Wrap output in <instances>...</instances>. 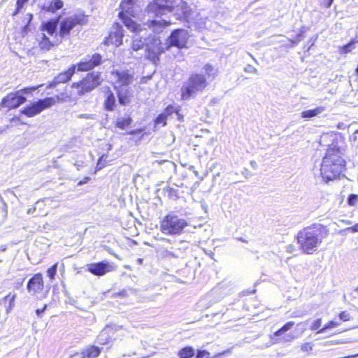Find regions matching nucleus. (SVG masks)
Wrapping results in <instances>:
<instances>
[{
    "mask_svg": "<svg viewBox=\"0 0 358 358\" xmlns=\"http://www.w3.org/2000/svg\"><path fill=\"white\" fill-rule=\"evenodd\" d=\"M329 235L327 227L315 223L299 231L296 235L298 243L306 254H313Z\"/></svg>",
    "mask_w": 358,
    "mask_h": 358,
    "instance_id": "f257e3e1",
    "label": "nucleus"
},
{
    "mask_svg": "<svg viewBox=\"0 0 358 358\" xmlns=\"http://www.w3.org/2000/svg\"><path fill=\"white\" fill-rule=\"evenodd\" d=\"M345 162L342 157V152L336 146L329 148L322 159L320 175L323 180H333L343 172Z\"/></svg>",
    "mask_w": 358,
    "mask_h": 358,
    "instance_id": "f03ea898",
    "label": "nucleus"
},
{
    "mask_svg": "<svg viewBox=\"0 0 358 358\" xmlns=\"http://www.w3.org/2000/svg\"><path fill=\"white\" fill-rule=\"evenodd\" d=\"M150 17H158L169 13H187V4L182 0H153L146 8Z\"/></svg>",
    "mask_w": 358,
    "mask_h": 358,
    "instance_id": "7ed1b4c3",
    "label": "nucleus"
},
{
    "mask_svg": "<svg viewBox=\"0 0 358 358\" xmlns=\"http://www.w3.org/2000/svg\"><path fill=\"white\" fill-rule=\"evenodd\" d=\"M206 78L199 73L192 74L181 88L182 98L187 100L202 92L207 86Z\"/></svg>",
    "mask_w": 358,
    "mask_h": 358,
    "instance_id": "20e7f679",
    "label": "nucleus"
},
{
    "mask_svg": "<svg viewBox=\"0 0 358 358\" xmlns=\"http://www.w3.org/2000/svg\"><path fill=\"white\" fill-rule=\"evenodd\" d=\"M187 225V222L185 219L173 214H169L162 221L160 230L166 235H179Z\"/></svg>",
    "mask_w": 358,
    "mask_h": 358,
    "instance_id": "39448f33",
    "label": "nucleus"
},
{
    "mask_svg": "<svg viewBox=\"0 0 358 358\" xmlns=\"http://www.w3.org/2000/svg\"><path fill=\"white\" fill-rule=\"evenodd\" d=\"M102 81L101 73L93 71L87 73L82 80L74 83L72 87L78 90L79 96H83L99 86Z\"/></svg>",
    "mask_w": 358,
    "mask_h": 358,
    "instance_id": "423d86ee",
    "label": "nucleus"
},
{
    "mask_svg": "<svg viewBox=\"0 0 358 358\" xmlns=\"http://www.w3.org/2000/svg\"><path fill=\"white\" fill-rule=\"evenodd\" d=\"M134 5V2L133 0H123L121 1L120 8L122 11L119 13L120 17L123 20L124 25L127 27L128 29L134 32H138L142 30L141 28V25L136 24L132 19L130 17H125V13L132 15L134 14L133 6Z\"/></svg>",
    "mask_w": 358,
    "mask_h": 358,
    "instance_id": "0eeeda50",
    "label": "nucleus"
},
{
    "mask_svg": "<svg viewBox=\"0 0 358 358\" xmlns=\"http://www.w3.org/2000/svg\"><path fill=\"white\" fill-rule=\"evenodd\" d=\"M56 103L55 98L48 97L43 99H39L31 103L29 106H26L21 110V113L29 117H34L39 114L45 108H48Z\"/></svg>",
    "mask_w": 358,
    "mask_h": 358,
    "instance_id": "6e6552de",
    "label": "nucleus"
},
{
    "mask_svg": "<svg viewBox=\"0 0 358 358\" xmlns=\"http://www.w3.org/2000/svg\"><path fill=\"white\" fill-rule=\"evenodd\" d=\"M189 37V33L185 29H178L174 30L165 42L166 50L172 46L177 47L179 49L185 48Z\"/></svg>",
    "mask_w": 358,
    "mask_h": 358,
    "instance_id": "1a4fd4ad",
    "label": "nucleus"
},
{
    "mask_svg": "<svg viewBox=\"0 0 358 358\" xmlns=\"http://www.w3.org/2000/svg\"><path fill=\"white\" fill-rule=\"evenodd\" d=\"M87 20L84 15H74L64 19L59 25V36L65 38L69 35L70 31L78 24H86Z\"/></svg>",
    "mask_w": 358,
    "mask_h": 358,
    "instance_id": "9d476101",
    "label": "nucleus"
},
{
    "mask_svg": "<svg viewBox=\"0 0 358 358\" xmlns=\"http://www.w3.org/2000/svg\"><path fill=\"white\" fill-rule=\"evenodd\" d=\"M150 43L146 44L145 56L154 63L159 61V55L166 50L165 43H162L159 38L150 39Z\"/></svg>",
    "mask_w": 358,
    "mask_h": 358,
    "instance_id": "9b49d317",
    "label": "nucleus"
},
{
    "mask_svg": "<svg viewBox=\"0 0 358 358\" xmlns=\"http://www.w3.org/2000/svg\"><path fill=\"white\" fill-rule=\"evenodd\" d=\"M111 78L115 83V88L117 89L130 85L133 81L134 76L127 70H115L111 71Z\"/></svg>",
    "mask_w": 358,
    "mask_h": 358,
    "instance_id": "f8f14e48",
    "label": "nucleus"
},
{
    "mask_svg": "<svg viewBox=\"0 0 358 358\" xmlns=\"http://www.w3.org/2000/svg\"><path fill=\"white\" fill-rule=\"evenodd\" d=\"M22 91L11 92L5 96L1 101V106L8 109L15 108L26 101V98L21 94Z\"/></svg>",
    "mask_w": 358,
    "mask_h": 358,
    "instance_id": "ddd939ff",
    "label": "nucleus"
},
{
    "mask_svg": "<svg viewBox=\"0 0 358 358\" xmlns=\"http://www.w3.org/2000/svg\"><path fill=\"white\" fill-rule=\"evenodd\" d=\"M102 57L99 54L95 53L92 56L85 58L83 61H81L76 66L79 71H87L100 65Z\"/></svg>",
    "mask_w": 358,
    "mask_h": 358,
    "instance_id": "4468645a",
    "label": "nucleus"
},
{
    "mask_svg": "<svg viewBox=\"0 0 358 358\" xmlns=\"http://www.w3.org/2000/svg\"><path fill=\"white\" fill-rule=\"evenodd\" d=\"M114 266L106 261L87 264V269L94 275L101 276L113 271Z\"/></svg>",
    "mask_w": 358,
    "mask_h": 358,
    "instance_id": "2eb2a0df",
    "label": "nucleus"
},
{
    "mask_svg": "<svg viewBox=\"0 0 358 358\" xmlns=\"http://www.w3.org/2000/svg\"><path fill=\"white\" fill-rule=\"evenodd\" d=\"M43 289V280L41 273L35 274L27 283V290L32 294L41 292Z\"/></svg>",
    "mask_w": 358,
    "mask_h": 358,
    "instance_id": "dca6fc26",
    "label": "nucleus"
},
{
    "mask_svg": "<svg viewBox=\"0 0 358 358\" xmlns=\"http://www.w3.org/2000/svg\"><path fill=\"white\" fill-rule=\"evenodd\" d=\"M124 36L122 27L116 23L113 28V31L110 33L109 37L107 39V43L120 46L122 43V37Z\"/></svg>",
    "mask_w": 358,
    "mask_h": 358,
    "instance_id": "f3484780",
    "label": "nucleus"
},
{
    "mask_svg": "<svg viewBox=\"0 0 358 358\" xmlns=\"http://www.w3.org/2000/svg\"><path fill=\"white\" fill-rule=\"evenodd\" d=\"M170 24V22L164 20H148L145 25L148 26L152 31L159 33Z\"/></svg>",
    "mask_w": 358,
    "mask_h": 358,
    "instance_id": "a211bd4d",
    "label": "nucleus"
},
{
    "mask_svg": "<svg viewBox=\"0 0 358 358\" xmlns=\"http://www.w3.org/2000/svg\"><path fill=\"white\" fill-rule=\"evenodd\" d=\"M76 69V65H73L67 71L59 73L57 77L54 78L53 85H56L59 83H64L68 81L75 73Z\"/></svg>",
    "mask_w": 358,
    "mask_h": 358,
    "instance_id": "6ab92c4d",
    "label": "nucleus"
},
{
    "mask_svg": "<svg viewBox=\"0 0 358 358\" xmlns=\"http://www.w3.org/2000/svg\"><path fill=\"white\" fill-rule=\"evenodd\" d=\"M60 16L55 20H51L41 24V30L47 31L51 36L54 34L58 25Z\"/></svg>",
    "mask_w": 358,
    "mask_h": 358,
    "instance_id": "aec40b11",
    "label": "nucleus"
},
{
    "mask_svg": "<svg viewBox=\"0 0 358 358\" xmlns=\"http://www.w3.org/2000/svg\"><path fill=\"white\" fill-rule=\"evenodd\" d=\"M37 41L39 42L38 45L41 50H49L53 46L49 38L43 33L38 34Z\"/></svg>",
    "mask_w": 358,
    "mask_h": 358,
    "instance_id": "412c9836",
    "label": "nucleus"
},
{
    "mask_svg": "<svg viewBox=\"0 0 358 358\" xmlns=\"http://www.w3.org/2000/svg\"><path fill=\"white\" fill-rule=\"evenodd\" d=\"M115 101L114 94L108 90L106 92V99L104 101L105 109L110 111L113 110L115 106Z\"/></svg>",
    "mask_w": 358,
    "mask_h": 358,
    "instance_id": "4be33fe9",
    "label": "nucleus"
},
{
    "mask_svg": "<svg viewBox=\"0 0 358 358\" xmlns=\"http://www.w3.org/2000/svg\"><path fill=\"white\" fill-rule=\"evenodd\" d=\"M325 108L324 106H318L312 110H307L303 111L301 114L302 118H311L316 117L324 111Z\"/></svg>",
    "mask_w": 358,
    "mask_h": 358,
    "instance_id": "5701e85b",
    "label": "nucleus"
},
{
    "mask_svg": "<svg viewBox=\"0 0 358 358\" xmlns=\"http://www.w3.org/2000/svg\"><path fill=\"white\" fill-rule=\"evenodd\" d=\"M99 354V348L95 346H91L82 352L83 358H96Z\"/></svg>",
    "mask_w": 358,
    "mask_h": 358,
    "instance_id": "b1692460",
    "label": "nucleus"
},
{
    "mask_svg": "<svg viewBox=\"0 0 358 358\" xmlns=\"http://www.w3.org/2000/svg\"><path fill=\"white\" fill-rule=\"evenodd\" d=\"M16 294H11V293L8 294L5 297L2 298L0 301V303H6L8 301V306H6V312L9 313L14 307V301L15 299Z\"/></svg>",
    "mask_w": 358,
    "mask_h": 358,
    "instance_id": "393cba45",
    "label": "nucleus"
},
{
    "mask_svg": "<svg viewBox=\"0 0 358 358\" xmlns=\"http://www.w3.org/2000/svg\"><path fill=\"white\" fill-rule=\"evenodd\" d=\"M178 355L179 358H192L194 355V350L192 347H185L179 350Z\"/></svg>",
    "mask_w": 358,
    "mask_h": 358,
    "instance_id": "a878e982",
    "label": "nucleus"
},
{
    "mask_svg": "<svg viewBox=\"0 0 358 358\" xmlns=\"http://www.w3.org/2000/svg\"><path fill=\"white\" fill-rule=\"evenodd\" d=\"M63 6L64 3L62 0H52L45 9L48 12L55 13L56 10L61 9Z\"/></svg>",
    "mask_w": 358,
    "mask_h": 358,
    "instance_id": "bb28decb",
    "label": "nucleus"
},
{
    "mask_svg": "<svg viewBox=\"0 0 358 358\" xmlns=\"http://www.w3.org/2000/svg\"><path fill=\"white\" fill-rule=\"evenodd\" d=\"M108 331L109 327H108L100 333L97 338L98 343L103 345L108 342Z\"/></svg>",
    "mask_w": 358,
    "mask_h": 358,
    "instance_id": "cd10ccee",
    "label": "nucleus"
},
{
    "mask_svg": "<svg viewBox=\"0 0 358 358\" xmlns=\"http://www.w3.org/2000/svg\"><path fill=\"white\" fill-rule=\"evenodd\" d=\"M131 122V120L130 117H120L117 120L116 126L124 129L130 124Z\"/></svg>",
    "mask_w": 358,
    "mask_h": 358,
    "instance_id": "c85d7f7f",
    "label": "nucleus"
},
{
    "mask_svg": "<svg viewBox=\"0 0 358 358\" xmlns=\"http://www.w3.org/2000/svg\"><path fill=\"white\" fill-rule=\"evenodd\" d=\"M294 325V322L293 321H290V322L286 323L280 329L276 331L274 333L273 336H281L283 333H285V332L287 331L288 330H289Z\"/></svg>",
    "mask_w": 358,
    "mask_h": 358,
    "instance_id": "c756f323",
    "label": "nucleus"
},
{
    "mask_svg": "<svg viewBox=\"0 0 358 358\" xmlns=\"http://www.w3.org/2000/svg\"><path fill=\"white\" fill-rule=\"evenodd\" d=\"M117 96L119 102L121 105H126L129 102V98L127 95V92H123L120 90H117Z\"/></svg>",
    "mask_w": 358,
    "mask_h": 358,
    "instance_id": "7c9ffc66",
    "label": "nucleus"
},
{
    "mask_svg": "<svg viewBox=\"0 0 358 358\" xmlns=\"http://www.w3.org/2000/svg\"><path fill=\"white\" fill-rule=\"evenodd\" d=\"M340 325L339 322H335L334 320L329 321L328 323L325 324L324 326L317 331V334H322L324 333L327 329H333Z\"/></svg>",
    "mask_w": 358,
    "mask_h": 358,
    "instance_id": "2f4dec72",
    "label": "nucleus"
},
{
    "mask_svg": "<svg viewBox=\"0 0 358 358\" xmlns=\"http://www.w3.org/2000/svg\"><path fill=\"white\" fill-rule=\"evenodd\" d=\"M185 248H178L176 249L175 251H167L166 252V256L167 257H173L175 258H179L181 257L185 254Z\"/></svg>",
    "mask_w": 358,
    "mask_h": 358,
    "instance_id": "473e14b6",
    "label": "nucleus"
},
{
    "mask_svg": "<svg viewBox=\"0 0 358 358\" xmlns=\"http://www.w3.org/2000/svg\"><path fill=\"white\" fill-rule=\"evenodd\" d=\"M145 41L142 39L134 38L132 42L131 48L134 51H137L143 48Z\"/></svg>",
    "mask_w": 358,
    "mask_h": 358,
    "instance_id": "72a5a7b5",
    "label": "nucleus"
},
{
    "mask_svg": "<svg viewBox=\"0 0 358 358\" xmlns=\"http://www.w3.org/2000/svg\"><path fill=\"white\" fill-rule=\"evenodd\" d=\"M203 69L205 70L206 74L208 77L214 78L215 76V75L217 74V70L215 69V68L209 64H206L204 66Z\"/></svg>",
    "mask_w": 358,
    "mask_h": 358,
    "instance_id": "f704fd0d",
    "label": "nucleus"
},
{
    "mask_svg": "<svg viewBox=\"0 0 358 358\" xmlns=\"http://www.w3.org/2000/svg\"><path fill=\"white\" fill-rule=\"evenodd\" d=\"M57 263L55 264L53 266H52L50 268H49L47 271L48 276L50 279H54L56 272H57Z\"/></svg>",
    "mask_w": 358,
    "mask_h": 358,
    "instance_id": "c9c22d12",
    "label": "nucleus"
},
{
    "mask_svg": "<svg viewBox=\"0 0 358 358\" xmlns=\"http://www.w3.org/2000/svg\"><path fill=\"white\" fill-rule=\"evenodd\" d=\"M322 326V319L321 318H318L316 320L314 321V322L312 324L311 327H310V329L312 331H319Z\"/></svg>",
    "mask_w": 358,
    "mask_h": 358,
    "instance_id": "e433bc0d",
    "label": "nucleus"
},
{
    "mask_svg": "<svg viewBox=\"0 0 358 358\" xmlns=\"http://www.w3.org/2000/svg\"><path fill=\"white\" fill-rule=\"evenodd\" d=\"M166 118H167L166 114L162 113L160 115H159V116L156 118L155 123L157 124H162L163 125H165Z\"/></svg>",
    "mask_w": 358,
    "mask_h": 358,
    "instance_id": "4c0bfd02",
    "label": "nucleus"
},
{
    "mask_svg": "<svg viewBox=\"0 0 358 358\" xmlns=\"http://www.w3.org/2000/svg\"><path fill=\"white\" fill-rule=\"evenodd\" d=\"M358 201V195L352 194L348 196V203L350 206H354Z\"/></svg>",
    "mask_w": 358,
    "mask_h": 358,
    "instance_id": "58836bf2",
    "label": "nucleus"
},
{
    "mask_svg": "<svg viewBox=\"0 0 358 358\" xmlns=\"http://www.w3.org/2000/svg\"><path fill=\"white\" fill-rule=\"evenodd\" d=\"M244 71L247 73H254V74H258V71L256 68H255L251 64H248L244 68Z\"/></svg>",
    "mask_w": 358,
    "mask_h": 358,
    "instance_id": "ea45409f",
    "label": "nucleus"
},
{
    "mask_svg": "<svg viewBox=\"0 0 358 358\" xmlns=\"http://www.w3.org/2000/svg\"><path fill=\"white\" fill-rule=\"evenodd\" d=\"M196 358H210V353L206 350H198Z\"/></svg>",
    "mask_w": 358,
    "mask_h": 358,
    "instance_id": "a19ab883",
    "label": "nucleus"
},
{
    "mask_svg": "<svg viewBox=\"0 0 358 358\" xmlns=\"http://www.w3.org/2000/svg\"><path fill=\"white\" fill-rule=\"evenodd\" d=\"M78 117L82 118V119H87V120H95V119H96V115L83 113V114H79L78 115Z\"/></svg>",
    "mask_w": 358,
    "mask_h": 358,
    "instance_id": "79ce46f5",
    "label": "nucleus"
},
{
    "mask_svg": "<svg viewBox=\"0 0 358 358\" xmlns=\"http://www.w3.org/2000/svg\"><path fill=\"white\" fill-rule=\"evenodd\" d=\"M355 42L351 41L348 43L347 45L343 47V52L344 53H348L350 52L352 49H354Z\"/></svg>",
    "mask_w": 358,
    "mask_h": 358,
    "instance_id": "37998d69",
    "label": "nucleus"
},
{
    "mask_svg": "<svg viewBox=\"0 0 358 358\" xmlns=\"http://www.w3.org/2000/svg\"><path fill=\"white\" fill-rule=\"evenodd\" d=\"M339 317L341 320H343L344 322L348 321L350 319V313L346 311H343L340 313Z\"/></svg>",
    "mask_w": 358,
    "mask_h": 358,
    "instance_id": "c03bdc74",
    "label": "nucleus"
},
{
    "mask_svg": "<svg viewBox=\"0 0 358 358\" xmlns=\"http://www.w3.org/2000/svg\"><path fill=\"white\" fill-rule=\"evenodd\" d=\"M301 349L303 352H309L312 350L313 345L310 343H306L301 345Z\"/></svg>",
    "mask_w": 358,
    "mask_h": 358,
    "instance_id": "a18cd8bd",
    "label": "nucleus"
},
{
    "mask_svg": "<svg viewBox=\"0 0 358 358\" xmlns=\"http://www.w3.org/2000/svg\"><path fill=\"white\" fill-rule=\"evenodd\" d=\"M351 141L354 145L358 147V129L355 131L351 137Z\"/></svg>",
    "mask_w": 358,
    "mask_h": 358,
    "instance_id": "49530a36",
    "label": "nucleus"
},
{
    "mask_svg": "<svg viewBox=\"0 0 358 358\" xmlns=\"http://www.w3.org/2000/svg\"><path fill=\"white\" fill-rule=\"evenodd\" d=\"M36 89H37V87H30V88L26 87L22 90H20V91H22L21 94L23 96L24 94H28L32 91L36 90Z\"/></svg>",
    "mask_w": 358,
    "mask_h": 358,
    "instance_id": "de8ad7c7",
    "label": "nucleus"
},
{
    "mask_svg": "<svg viewBox=\"0 0 358 358\" xmlns=\"http://www.w3.org/2000/svg\"><path fill=\"white\" fill-rule=\"evenodd\" d=\"M47 308V305H45L42 309H37L36 310V313L38 317H41V314L43 313Z\"/></svg>",
    "mask_w": 358,
    "mask_h": 358,
    "instance_id": "09e8293b",
    "label": "nucleus"
},
{
    "mask_svg": "<svg viewBox=\"0 0 358 358\" xmlns=\"http://www.w3.org/2000/svg\"><path fill=\"white\" fill-rule=\"evenodd\" d=\"M347 230L352 232H358V223L351 227H348Z\"/></svg>",
    "mask_w": 358,
    "mask_h": 358,
    "instance_id": "8fccbe9b",
    "label": "nucleus"
},
{
    "mask_svg": "<svg viewBox=\"0 0 358 358\" xmlns=\"http://www.w3.org/2000/svg\"><path fill=\"white\" fill-rule=\"evenodd\" d=\"M286 250L288 252L293 253L295 251V247L293 245H289Z\"/></svg>",
    "mask_w": 358,
    "mask_h": 358,
    "instance_id": "3c124183",
    "label": "nucleus"
},
{
    "mask_svg": "<svg viewBox=\"0 0 358 358\" xmlns=\"http://www.w3.org/2000/svg\"><path fill=\"white\" fill-rule=\"evenodd\" d=\"M173 110V107L171 106H168L166 110H165V112L164 113L166 114V115H170Z\"/></svg>",
    "mask_w": 358,
    "mask_h": 358,
    "instance_id": "603ef678",
    "label": "nucleus"
},
{
    "mask_svg": "<svg viewBox=\"0 0 358 358\" xmlns=\"http://www.w3.org/2000/svg\"><path fill=\"white\" fill-rule=\"evenodd\" d=\"M90 180V178L89 177H86L85 178V179L83 180H80L79 182H78V185H83L85 183H87L88 181Z\"/></svg>",
    "mask_w": 358,
    "mask_h": 358,
    "instance_id": "864d4df0",
    "label": "nucleus"
},
{
    "mask_svg": "<svg viewBox=\"0 0 358 358\" xmlns=\"http://www.w3.org/2000/svg\"><path fill=\"white\" fill-rule=\"evenodd\" d=\"M27 1V0H17V5L18 7H22L23 3Z\"/></svg>",
    "mask_w": 358,
    "mask_h": 358,
    "instance_id": "5fc2aeb1",
    "label": "nucleus"
},
{
    "mask_svg": "<svg viewBox=\"0 0 358 358\" xmlns=\"http://www.w3.org/2000/svg\"><path fill=\"white\" fill-rule=\"evenodd\" d=\"M250 165H251V166H252V169H257V164L256 162H255V161H251V162H250Z\"/></svg>",
    "mask_w": 358,
    "mask_h": 358,
    "instance_id": "6e6d98bb",
    "label": "nucleus"
},
{
    "mask_svg": "<svg viewBox=\"0 0 358 358\" xmlns=\"http://www.w3.org/2000/svg\"><path fill=\"white\" fill-rule=\"evenodd\" d=\"M337 127H338V129H344V124L343 123H338Z\"/></svg>",
    "mask_w": 358,
    "mask_h": 358,
    "instance_id": "4d7b16f0",
    "label": "nucleus"
},
{
    "mask_svg": "<svg viewBox=\"0 0 358 358\" xmlns=\"http://www.w3.org/2000/svg\"><path fill=\"white\" fill-rule=\"evenodd\" d=\"M206 254L212 259H214V253L211 251L206 252Z\"/></svg>",
    "mask_w": 358,
    "mask_h": 358,
    "instance_id": "13d9d810",
    "label": "nucleus"
},
{
    "mask_svg": "<svg viewBox=\"0 0 358 358\" xmlns=\"http://www.w3.org/2000/svg\"><path fill=\"white\" fill-rule=\"evenodd\" d=\"M333 1H334V0H328V3L327 4V8H329L331 6Z\"/></svg>",
    "mask_w": 358,
    "mask_h": 358,
    "instance_id": "bf43d9fd",
    "label": "nucleus"
},
{
    "mask_svg": "<svg viewBox=\"0 0 358 358\" xmlns=\"http://www.w3.org/2000/svg\"><path fill=\"white\" fill-rule=\"evenodd\" d=\"M225 353V352H222V353H220V354H217L215 356H214L213 358H217V357H219L220 356L224 355Z\"/></svg>",
    "mask_w": 358,
    "mask_h": 358,
    "instance_id": "052dcab7",
    "label": "nucleus"
},
{
    "mask_svg": "<svg viewBox=\"0 0 358 358\" xmlns=\"http://www.w3.org/2000/svg\"><path fill=\"white\" fill-rule=\"evenodd\" d=\"M288 336L290 338V339L289 341L294 339V336H289V335Z\"/></svg>",
    "mask_w": 358,
    "mask_h": 358,
    "instance_id": "680f3d73",
    "label": "nucleus"
},
{
    "mask_svg": "<svg viewBox=\"0 0 358 358\" xmlns=\"http://www.w3.org/2000/svg\"><path fill=\"white\" fill-rule=\"evenodd\" d=\"M329 344H332V343H333V342H332V341H327V342L326 343V344H329Z\"/></svg>",
    "mask_w": 358,
    "mask_h": 358,
    "instance_id": "e2e57ef3",
    "label": "nucleus"
},
{
    "mask_svg": "<svg viewBox=\"0 0 358 358\" xmlns=\"http://www.w3.org/2000/svg\"><path fill=\"white\" fill-rule=\"evenodd\" d=\"M29 214H30L31 213H32V210L31 209H29L27 212Z\"/></svg>",
    "mask_w": 358,
    "mask_h": 358,
    "instance_id": "0e129e2a",
    "label": "nucleus"
},
{
    "mask_svg": "<svg viewBox=\"0 0 358 358\" xmlns=\"http://www.w3.org/2000/svg\"><path fill=\"white\" fill-rule=\"evenodd\" d=\"M138 262L141 263L143 262V259H138Z\"/></svg>",
    "mask_w": 358,
    "mask_h": 358,
    "instance_id": "69168bd1",
    "label": "nucleus"
},
{
    "mask_svg": "<svg viewBox=\"0 0 358 358\" xmlns=\"http://www.w3.org/2000/svg\"><path fill=\"white\" fill-rule=\"evenodd\" d=\"M326 137H327V136H323L322 137V140L323 141V140L324 139V138H326Z\"/></svg>",
    "mask_w": 358,
    "mask_h": 358,
    "instance_id": "338daca9",
    "label": "nucleus"
},
{
    "mask_svg": "<svg viewBox=\"0 0 358 358\" xmlns=\"http://www.w3.org/2000/svg\"><path fill=\"white\" fill-rule=\"evenodd\" d=\"M355 292L358 293V287L355 289Z\"/></svg>",
    "mask_w": 358,
    "mask_h": 358,
    "instance_id": "774afa93",
    "label": "nucleus"
}]
</instances>
